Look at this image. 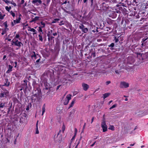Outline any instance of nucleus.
<instances>
[{
	"label": "nucleus",
	"mask_w": 148,
	"mask_h": 148,
	"mask_svg": "<svg viewBox=\"0 0 148 148\" xmlns=\"http://www.w3.org/2000/svg\"><path fill=\"white\" fill-rule=\"evenodd\" d=\"M118 3L120 4V5L117 4L116 5L117 7H119V6H122L123 7H125L126 8H127V5H126V4H124L123 3H122L121 2V1H120V3Z\"/></svg>",
	"instance_id": "6ab92c4d"
},
{
	"label": "nucleus",
	"mask_w": 148,
	"mask_h": 148,
	"mask_svg": "<svg viewBox=\"0 0 148 148\" xmlns=\"http://www.w3.org/2000/svg\"><path fill=\"white\" fill-rule=\"evenodd\" d=\"M19 34H16L14 38L18 39L19 40H21V39L20 38H19Z\"/></svg>",
	"instance_id": "58836bf2"
},
{
	"label": "nucleus",
	"mask_w": 148,
	"mask_h": 148,
	"mask_svg": "<svg viewBox=\"0 0 148 148\" xmlns=\"http://www.w3.org/2000/svg\"><path fill=\"white\" fill-rule=\"evenodd\" d=\"M88 0H83V2L84 3H86V4L88 3Z\"/></svg>",
	"instance_id": "052dcab7"
},
{
	"label": "nucleus",
	"mask_w": 148,
	"mask_h": 148,
	"mask_svg": "<svg viewBox=\"0 0 148 148\" xmlns=\"http://www.w3.org/2000/svg\"><path fill=\"white\" fill-rule=\"evenodd\" d=\"M22 118H23L25 120H27V114L25 113H23L22 114Z\"/></svg>",
	"instance_id": "c756f323"
},
{
	"label": "nucleus",
	"mask_w": 148,
	"mask_h": 148,
	"mask_svg": "<svg viewBox=\"0 0 148 148\" xmlns=\"http://www.w3.org/2000/svg\"><path fill=\"white\" fill-rule=\"evenodd\" d=\"M38 121H37L36 123V134H38L39 133V131L38 128Z\"/></svg>",
	"instance_id": "bb28decb"
},
{
	"label": "nucleus",
	"mask_w": 148,
	"mask_h": 148,
	"mask_svg": "<svg viewBox=\"0 0 148 148\" xmlns=\"http://www.w3.org/2000/svg\"><path fill=\"white\" fill-rule=\"evenodd\" d=\"M60 46L58 44H56L55 47L54 49L55 51L59 52L60 50Z\"/></svg>",
	"instance_id": "2eb2a0df"
},
{
	"label": "nucleus",
	"mask_w": 148,
	"mask_h": 148,
	"mask_svg": "<svg viewBox=\"0 0 148 148\" xmlns=\"http://www.w3.org/2000/svg\"><path fill=\"white\" fill-rule=\"evenodd\" d=\"M33 53H34V55H32L31 56V57H32V59L34 60H35L37 58V56H36V55L35 54V52L34 51H33Z\"/></svg>",
	"instance_id": "a878e982"
},
{
	"label": "nucleus",
	"mask_w": 148,
	"mask_h": 148,
	"mask_svg": "<svg viewBox=\"0 0 148 148\" xmlns=\"http://www.w3.org/2000/svg\"><path fill=\"white\" fill-rule=\"evenodd\" d=\"M148 39V36H146V37L143 38L142 39V42H143L142 44V45L143 46V43H144L145 45L146 44L147 41H146Z\"/></svg>",
	"instance_id": "f3484780"
},
{
	"label": "nucleus",
	"mask_w": 148,
	"mask_h": 148,
	"mask_svg": "<svg viewBox=\"0 0 148 148\" xmlns=\"http://www.w3.org/2000/svg\"><path fill=\"white\" fill-rule=\"evenodd\" d=\"M43 28V27H42L40 26L39 27H38V32L40 33H43V34H44L42 30V28Z\"/></svg>",
	"instance_id": "e433bc0d"
},
{
	"label": "nucleus",
	"mask_w": 148,
	"mask_h": 148,
	"mask_svg": "<svg viewBox=\"0 0 148 148\" xmlns=\"http://www.w3.org/2000/svg\"><path fill=\"white\" fill-rule=\"evenodd\" d=\"M64 23H63V21H60V23L59 24V25L60 26H61L62 25H64Z\"/></svg>",
	"instance_id": "4d7b16f0"
},
{
	"label": "nucleus",
	"mask_w": 148,
	"mask_h": 148,
	"mask_svg": "<svg viewBox=\"0 0 148 148\" xmlns=\"http://www.w3.org/2000/svg\"><path fill=\"white\" fill-rule=\"evenodd\" d=\"M75 101H76V99L75 98L73 99L72 100L71 103L70 105V106L68 108V109H69V108H70L71 107H72L73 106L75 102Z\"/></svg>",
	"instance_id": "a211bd4d"
},
{
	"label": "nucleus",
	"mask_w": 148,
	"mask_h": 148,
	"mask_svg": "<svg viewBox=\"0 0 148 148\" xmlns=\"http://www.w3.org/2000/svg\"><path fill=\"white\" fill-rule=\"evenodd\" d=\"M5 102H1L0 103V110L2 112L4 111V110L5 109L4 108L6 107L5 105Z\"/></svg>",
	"instance_id": "9b49d317"
},
{
	"label": "nucleus",
	"mask_w": 148,
	"mask_h": 148,
	"mask_svg": "<svg viewBox=\"0 0 148 148\" xmlns=\"http://www.w3.org/2000/svg\"><path fill=\"white\" fill-rule=\"evenodd\" d=\"M39 18V16H36L34 18V20L35 21L38 20Z\"/></svg>",
	"instance_id": "13d9d810"
},
{
	"label": "nucleus",
	"mask_w": 148,
	"mask_h": 148,
	"mask_svg": "<svg viewBox=\"0 0 148 148\" xmlns=\"http://www.w3.org/2000/svg\"><path fill=\"white\" fill-rule=\"evenodd\" d=\"M79 29H81L82 30L85 28L84 25L82 24L81 25L79 26Z\"/></svg>",
	"instance_id": "de8ad7c7"
},
{
	"label": "nucleus",
	"mask_w": 148,
	"mask_h": 148,
	"mask_svg": "<svg viewBox=\"0 0 148 148\" xmlns=\"http://www.w3.org/2000/svg\"><path fill=\"white\" fill-rule=\"evenodd\" d=\"M45 84V89L48 90L50 88L49 87V86L47 85V83L46 84Z\"/></svg>",
	"instance_id": "5fc2aeb1"
},
{
	"label": "nucleus",
	"mask_w": 148,
	"mask_h": 148,
	"mask_svg": "<svg viewBox=\"0 0 148 148\" xmlns=\"http://www.w3.org/2000/svg\"><path fill=\"white\" fill-rule=\"evenodd\" d=\"M71 96L72 95L70 94L66 96V98L65 99H66L67 100H69H69L71 99Z\"/></svg>",
	"instance_id": "f704fd0d"
},
{
	"label": "nucleus",
	"mask_w": 148,
	"mask_h": 148,
	"mask_svg": "<svg viewBox=\"0 0 148 148\" xmlns=\"http://www.w3.org/2000/svg\"><path fill=\"white\" fill-rule=\"evenodd\" d=\"M43 34H43V33H40V34L38 35L39 40L41 42H42L43 41L42 35Z\"/></svg>",
	"instance_id": "5701e85b"
},
{
	"label": "nucleus",
	"mask_w": 148,
	"mask_h": 148,
	"mask_svg": "<svg viewBox=\"0 0 148 148\" xmlns=\"http://www.w3.org/2000/svg\"><path fill=\"white\" fill-rule=\"evenodd\" d=\"M93 16V11H90L88 13L87 16V17L89 19H90L92 18Z\"/></svg>",
	"instance_id": "dca6fc26"
},
{
	"label": "nucleus",
	"mask_w": 148,
	"mask_h": 148,
	"mask_svg": "<svg viewBox=\"0 0 148 148\" xmlns=\"http://www.w3.org/2000/svg\"><path fill=\"white\" fill-rule=\"evenodd\" d=\"M119 10L123 11L124 12H126L127 11V10L125 8H123L122 7H119Z\"/></svg>",
	"instance_id": "2f4dec72"
},
{
	"label": "nucleus",
	"mask_w": 148,
	"mask_h": 148,
	"mask_svg": "<svg viewBox=\"0 0 148 148\" xmlns=\"http://www.w3.org/2000/svg\"><path fill=\"white\" fill-rule=\"evenodd\" d=\"M52 34L54 36H56L57 35V33L56 32H55L53 33Z\"/></svg>",
	"instance_id": "774afa93"
},
{
	"label": "nucleus",
	"mask_w": 148,
	"mask_h": 148,
	"mask_svg": "<svg viewBox=\"0 0 148 148\" xmlns=\"http://www.w3.org/2000/svg\"><path fill=\"white\" fill-rule=\"evenodd\" d=\"M82 86L83 90L85 91H86L89 88V85L84 83H82Z\"/></svg>",
	"instance_id": "1a4fd4ad"
},
{
	"label": "nucleus",
	"mask_w": 148,
	"mask_h": 148,
	"mask_svg": "<svg viewBox=\"0 0 148 148\" xmlns=\"http://www.w3.org/2000/svg\"><path fill=\"white\" fill-rule=\"evenodd\" d=\"M110 2L113 3H120V1L118 0H111Z\"/></svg>",
	"instance_id": "7c9ffc66"
},
{
	"label": "nucleus",
	"mask_w": 148,
	"mask_h": 148,
	"mask_svg": "<svg viewBox=\"0 0 148 148\" xmlns=\"http://www.w3.org/2000/svg\"><path fill=\"white\" fill-rule=\"evenodd\" d=\"M108 129L109 130H111L112 131H114L115 130L114 127V126L113 125H110L108 128Z\"/></svg>",
	"instance_id": "4c0bfd02"
},
{
	"label": "nucleus",
	"mask_w": 148,
	"mask_h": 148,
	"mask_svg": "<svg viewBox=\"0 0 148 148\" xmlns=\"http://www.w3.org/2000/svg\"><path fill=\"white\" fill-rule=\"evenodd\" d=\"M9 92L7 90L5 89L4 92L1 91L0 93V98H2L4 97H6L9 95Z\"/></svg>",
	"instance_id": "f03ea898"
},
{
	"label": "nucleus",
	"mask_w": 148,
	"mask_h": 148,
	"mask_svg": "<svg viewBox=\"0 0 148 148\" xmlns=\"http://www.w3.org/2000/svg\"><path fill=\"white\" fill-rule=\"evenodd\" d=\"M65 126L64 125V124H63V125L62 127V131L63 132V133L64 132L65 130Z\"/></svg>",
	"instance_id": "49530a36"
},
{
	"label": "nucleus",
	"mask_w": 148,
	"mask_h": 148,
	"mask_svg": "<svg viewBox=\"0 0 148 148\" xmlns=\"http://www.w3.org/2000/svg\"><path fill=\"white\" fill-rule=\"evenodd\" d=\"M37 2L38 3L40 4H41L42 1L41 0H34L32 1V3L33 4H35Z\"/></svg>",
	"instance_id": "b1692460"
},
{
	"label": "nucleus",
	"mask_w": 148,
	"mask_h": 148,
	"mask_svg": "<svg viewBox=\"0 0 148 148\" xmlns=\"http://www.w3.org/2000/svg\"><path fill=\"white\" fill-rule=\"evenodd\" d=\"M89 3L90 5V7L94 8L96 4V2L95 0H89Z\"/></svg>",
	"instance_id": "9d476101"
},
{
	"label": "nucleus",
	"mask_w": 148,
	"mask_h": 148,
	"mask_svg": "<svg viewBox=\"0 0 148 148\" xmlns=\"http://www.w3.org/2000/svg\"><path fill=\"white\" fill-rule=\"evenodd\" d=\"M110 95V93H107L104 94L103 95V99H104L106 97H108Z\"/></svg>",
	"instance_id": "cd10ccee"
},
{
	"label": "nucleus",
	"mask_w": 148,
	"mask_h": 148,
	"mask_svg": "<svg viewBox=\"0 0 148 148\" xmlns=\"http://www.w3.org/2000/svg\"><path fill=\"white\" fill-rule=\"evenodd\" d=\"M21 14H20L19 15V17L18 18L16 19V20H14L13 22L14 24H16L17 23H19L20 22V21L21 20Z\"/></svg>",
	"instance_id": "f8f14e48"
},
{
	"label": "nucleus",
	"mask_w": 148,
	"mask_h": 148,
	"mask_svg": "<svg viewBox=\"0 0 148 148\" xmlns=\"http://www.w3.org/2000/svg\"><path fill=\"white\" fill-rule=\"evenodd\" d=\"M75 130V133L74 135H75L76 136L77 133V129L76 128H75L74 129Z\"/></svg>",
	"instance_id": "bf43d9fd"
},
{
	"label": "nucleus",
	"mask_w": 148,
	"mask_h": 148,
	"mask_svg": "<svg viewBox=\"0 0 148 148\" xmlns=\"http://www.w3.org/2000/svg\"><path fill=\"white\" fill-rule=\"evenodd\" d=\"M10 14L12 15V16H13L14 17L15 16V13L12 11H10Z\"/></svg>",
	"instance_id": "3c124183"
},
{
	"label": "nucleus",
	"mask_w": 148,
	"mask_h": 148,
	"mask_svg": "<svg viewBox=\"0 0 148 148\" xmlns=\"http://www.w3.org/2000/svg\"><path fill=\"white\" fill-rule=\"evenodd\" d=\"M89 53H91V56L90 57V58H91L92 56L95 58L96 56V54L95 53V49L94 48H91L89 50Z\"/></svg>",
	"instance_id": "0eeeda50"
},
{
	"label": "nucleus",
	"mask_w": 148,
	"mask_h": 148,
	"mask_svg": "<svg viewBox=\"0 0 148 148\" xmlns=\"http://www.w3.org/2000/svg\"><path fill=\"white\" fill-rule=\"evenodd\" d=\"M101 127L103 132H106L107 130V126L106 125V121L104 120L102 121L101 123Z\"/></svg>",
	"instance_id": "20e7f679"
},
{
	"label": "nucleus",
	"mask_w": 148,
	"mask_h": 148,
	"mask_svg": "<svg viewBox=\"0 0 148 148\" xmlns=\"http://www.w3.org/2000/svg\"><path fill=\"white\" fill-rule=\"evenodd\" d=\"M114 40H115V43H116L119 41V40L118 39V38H116V37H114Z\"/></svg>",
	"instance_id": "603ef678"
},
{
	"label": "nucleus",
	"mask_w": 148,
	"mask_h": 148,
	"mask_svg": "<svg viewBox=\"0 0 148 148\" xmlns=\"http://www.w3.org/2000/svg\"><path fill=\"white\" fill-rule=\"evenodd\" d=\"M14 45L15 46H17L18 47V48H17L16 49L18 50V49L20 48L21 46V45H23V44L21 42H15V43H14Z\"/></svg>",
	"instance_id": "4468645a"
},
{
	"label": "nucleus",
	"mask_w": 148,
	"mask_h": 148,
	"mask_svg": "<svg viewBox=\"0 0 148 148\" xmlns=\"http://www.w3.org/2000/svg\"><path fill=\"white\" fill-rule=\"evenodd\" d=\"M36 84V82L35 80L33 79L32 81V85L34 87H35Z\"/></svg>",
	"instance_id": "37998d69"
},
{
	"label": "nucleus",
	"mask_w": 148,
	"mask_h": 148,
	"mask_svg": "<svg viewBox=\"0 0 148 148\" xmlns=\"http://www.w3.org/2000/svg\"><path fill=\"white\" fill-rule=\"evenodd\" d=\"M3 25L4 26V28L9 29L8 28L7 23L6 21L3 23Z\"/></svg>",
	"instance_id": "c03bdc74"
},
{
	"label": "nucleus",
	"mask_w": 148,
	"mask_h": 148,
	"mask_svg": "<svg viewBox=\"0 0 148 148\" xmlns=\"http://www.w3.org/2000/svg\"><path fill=\"white\" fill-rule=\"evenodd\" d=\"M144 18H145L146 21H148V12L146 15L144 17Z\"/></svg>",
	"instance_id": "864d4df0"
},
{
	"label": "nucleus",
	"mask_w": 148,
	"mask_h": 148,
	"mask_svg": "<svg viewBox=\"0 0 148 148\" xmlns=\"http://www.w3.org/2000/svg\"><path fill=\"white\" fill-rule=\"evenodd\" d=\"M5 9L7 11H8V12H10V10L9 9V7L7 6H6V7H5Z\"/></svg>",
	"instance_id": "680f3d73"
},
{
	"label": "nucleus",
	"mask_w": 148,
	"mask_h": 148,
	"mask_svg": "<svg viewBox=\"0 0 148 148\" xmlns=\"http://www.w3.org/2000/svg\"><path fill=\"white\" fill-rule=\"evenodd\" d=\"M4 84L3 86H5L6 87H8L9 86L10 82L8 81V78H5V81L4 82Z\"/></svg>",
	"instance_id": "ddd939ff"
},
{
	"label": "nucleus",
	"mask_w": 148,
	"mask_h": 148,
	"mask_svg": "<svg viewBox=\"0 0 148 148\" xmlns=\"http://www.w3.org/2000/svg\"><path fill=\"white\" fill-rule=\"evenodd\" d=\"M8 70H10V71H12V69L13 68V66L10 65H9L8 66Z\"/></svg>",
	"instance_id": "09e8293b"
},
{
	"label": "nucleus",
	"mask_w": 148,
	"mask_h": 148,
	"mask_svg": "<svg viewBox=\"0 0 148 148\" xmlns=\"http://www.w3.org/2000/svg\"><path fill=\"white\" fill-rule=\"evenodd\" d=\"M48 32V33L47 34V36L48 37H50V36H51V34L50 33V32Z\"/></svg>",
	"instance_id": "338daca9"
},
{
	"label": "nucleus",
	"mask_w": 148,
	"mask_h": 148,
	"mask_svg": "<svg viewBox=\"0 0 148 148\" xmlns=\"http://www.w3.org/2000/svg\"><path fill=\"white\" fill-rule=\"evenodd\" d=\"M75 136H76V135H74L72 137V138L71 139V143H72L73 140L74 139Z\"/></svg>",
	"instance_id": "6e6d98bb"
},
{
	"label": "nucleus",
	"mask_w": 148,
	"mask_h": 148,
	"mask_svg": "<svg viewBox=\"0 0 148 148\" xmlns=\"http://www.w3.org/2000/svg\"><path fill=\"white\" fill-rule=\"evenodd\" d=\"M9 30V29L4 28L3 29L2 32L1 33L2 35H3L4 34L6 33L7 31H8Z\"/></svg>",
	"instance_id": "c85d7f7f"
},
{
	"label": "nucleus",
	"mask_w": 148,
	"mask_h": 148,
	"mask_svg": "<svg viewBox=\"0 0 148 148\" xmlns=\"http://www.w3.org/2000/svg\"><path fill=\"white\" fill-rule=\"evenodd\" d=\"M33 95H32L31 97V99L32 101L36 100L38 98V96L40 95L41 91L37 89L36 90H34L33 92Z\"/></svg>",
	"instance_id": "f257e3e1"
},
{
	"label": "nucleus",
	"mask_w": 148,
	"mask_h": 148,
	"mask_svg": "<svg viewBox=\"0 0 148 148\" xmlns=\"http://www.w3.org/2000/svg\"><path fill=\"white\" fill-rule=\"evenodd\" d=\"M60 20V19L59 18H55L53 19V20L52 21V23H56L57 22L59 21Z\"/></svg>",
	"instance_id": "79ce46f5"
},
{
	"label": "nucleus",
	"mask_w": 148,
	"mask_h": 148,
	"mask_svg": "<svg viewBox=\"0 0 148 148\" xmlns=\"http://www.w3.org/2000/svg\"><path fill=\"white\" fill-rule=\"evenodd\" d=\"M20 41H19L17 38H14L11 41V45H14V43L15 42H20Z\"/></svg>",
	"instance_id": "aec40b11"
},
{
	"label": "nucleus",
	"mask_w": 148,
	"mask_h": 148,
	"mask_svg": "<svg viewBox=\"0 0 148 148\" xmlns=\"http://www.w3.org/2000/svg\"><path fill=\"white\" fill-rule=\"evenodd\" d=\"M110 83H111V81H107L106 82V85H108L109 84H110Z\"/></svg>",
	"instance_id": "0e129e2a"
},
{
	"label": "nucleus",
	"mask_w": 148,
	"mask_h": 148,
	"mask_svg": "<svg viewBox=\"0 0 148 148\" xmlns=\"http://www.w3.org/2000/svg\"><path fill=\"white\" fill-rule=\"evenodd\" d=\"M139 14H140V17L145 16V12L144 10L140 11L139 12Z\"/></svg>",
	"instance_id": "412c9836"
},
{
	"label": "nucleus",
	"mask_w": 148,
	"mask_h": 148,
	"mask_svg": "<svg viewBox=\"0 0 148 148\" xmlns=\"http://www.w3.org/2000/svg\"><path fill=\"white\" fill-rule=\"evenodd\" d=\"M69 100H68L66 99H65L64 100V102H63V104L64 105H67L69 103Z\"/></svg>",
	"instance_id": "c9c22d12"
},
{
	"label": "nucleus",
	"mask_w": 148,
	"mask_h": 148,
	"mask_svg": "<svg viewBox=\"0 0 148 148\" xmlns=\"http://www.w3.org/2000/svg\"><path fill=\"white\" fill-rule=\"evenodd\" d=\"M129 86V84L125 82H121L120 83V87L121 88H127Z\"/></svg>",
	"instance_id": "39448f33"
},
{
	"label": "nucleus",
	"mask_w": 148,
	"mask_h": 148,
	"mask_svg": "<svg viewBox=\"0 0 148 148\" xmlns=\"http://www.w3.org/2000/svg\"><path fill=\"white\" fill-rule=\"evenodd\" d=\"M141 0H133L130 1L131 4L133 5L138 6Z\"/></svg>",
	"instance_id": "423d86ee"
},
{
	"label": "nucleus",
	"mask_w": 148,
	"mask_h": 148,
	"mask_svg": "<svg viewBox=\"0 0 148 148\" xmlns=\"http://www.w3.org/2000/svg\"><path fill=\"white\" fill-rule=\"evenodd\" d=\"M114 46V43H112L110 45H108V47H111L110 49L111 50H113V47Z\"/></svg>",
	"instance_id": "473e14b6"
},
{
	"label": "nucleus",
	"mask_w": 148,
	"mask_h": 148,
	"mask_svg": "<svg viewBox=\"0 0 148 148\" xmlns=\"http://www.w3.org/2000/svg\"><path fill=\"white\" fill-rule=\"evenodd\" d=\"M136 16L137 18H138L140 17V14H139V13H138V14Z\"/></svg>",
	"instance_id": "e2e57ef3"
},
{
	"label": "nucleus",
	"mask_w": 148,
	"mask_h": 148,
	"mask_svg": "<svg viewBox=\"0 0 148 148\" xmlns=\"http://www.w3.org/2000/svg\"><path fill=\"white\" fill-rule=\"evenodd\" d=\"M137 54V57L139 60V62H142L143 60V58L142 56V54L139 53H136Z\"/></svg>",
	"instance_id": "6e6552de"
},
{
	"label": "nucleus",
	"mask_w": 148,
	"mask_h": 148,
	"mask_svg": "<svg viewBox=\"0 0 148 148\" xmlns=\"http://www.w3.org/2000/svg\"><path fill=\"white\" fill-rule=\"evenodd\" d=\"M4 18V16H3L1 14H0V19H3Z\"/></svg>",
	"instance_id": "69168bd1"
},
{
	"label": "nucleus",
	"mask_w": 148,
	"mask_h": 148,
	"mask_svg": "<svg viewBox=\"0 0 148 148\" xmlns=\"http://www.w3.org/2000/svg\"><path fill=\"white\" fill-rule=\"evenodd\" d=\"M107 14L110 17L112 18H116L117 16L116 13L113 11H109L108 12Z\"/></svg>",
	"instance_id": "7ed1b4c3"
},
{
	"label": "nucleus",
	"mask_w": 148,
	"mask_h": 148,
	"mask_svg": "<svg viewBox=\"0 0 148 148\" xmlns=\"http://www.w3.org/2000/svg\"><path fill=\"white\" fill-rule=\"evenodd\" d=\"M45 104H44L43 105V106L42 107V115H43V114L45 112Z\"/></svg>",
	"instance_id": "ea45409f"
},
{
	"label": "nucleus",
	"mask_w": 148,
	"mask_h": 148,
	"mask_svg": "<svg viewBox=\"0 0 148 148\" xmlns=\"http://www.w3.org/2000/svg\"><path fill=\"white\" fill-rule=\"evenodd\" d=\"M40 23L41 25H42L40 26V27L43 28H44L45 27V24L44 22H43V21H41L40 22Z\"/></svg>",
	"instance_id": "a18cd8bd"
},
{
	"label": "nucleus",
	"mask_w": 148,
	"mask_h": 148,
	"mask_svg": "<svg viewBox=\"0 0 148 148\" xmlns=\"http://www.w3.org/2000/svg\"><path fill=\"white\" fill-rule=\"evenodd\" d=\"M82 30L83 32L86 33L88 32V29L87 28H84Z\"/></svg>",
	"instance_id": "a19ab883"
},
{
	"label": "nucleus",
	"mask_w": 148,
	"mask_h": 148,
	"mask_svg": "<svg viewBox=\"0 0 148 148\" xmlns=\"http://www.w3.org/2000/svg\"><path fill=\"white\" fill-rule=\"evenodd\" d=\"M75 111L76 110L75 109H73L70 112L69 116L70 117L72 115H73L75 114Z\"/></svg>",
	"instance_id": "4be33fe9"
},
{
	"label": "nucleus",
	"mask_w": 148,
	"mask_h": 148,
	"mask_svg": "<svg viewBox=\"0 0 148 148\" xmlns=\"http://www.w3.org/2000/svg\"><path fill=\"white\" fill-rule=\"evenodd\" d=\"M23 82H24V83L22 84V85L25 86L26 88H27V79H25L24 80Z\"/></svg>",
	"instance_id": "393cba45"
},
{
	"label": "nucleus",
	"mask_w": 148,
	"mask_h": 148,
	"mask_svg": "<svg viewBox=\"0 0 148 148\" xmlns=\"http://www.w3.org/2000/svg\"><path fill=\"white\" fill-rule=\"evenodd\" d=\"M28 30L34 32V33L33 34V35L36 34V30L33 28H30V29Z\"/></svg>",
	"instance_id": "72a5a7b5"
},
{
	"label": "nucleus",
	"mask_w": 148,
	"mask_h": 148,
	"mask_svg": "<svg viewBox=\"0 0 148 148\" xmlns=\"http://www.w3.org/2000/svg\"><path fill=\"white\" fill-rule=\"evenodd\" d=\"M117 106V104H116L113 105L112 107H111L109 109L110 110H111L112 108L116 107Z\"/></svg>",
	"instance_id": "8fccbe9b"
}]
</instances>
